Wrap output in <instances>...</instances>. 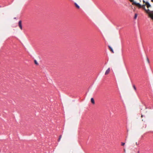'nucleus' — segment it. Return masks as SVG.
Returning <instances> with one entry per match:
<instances>
[{"label": "nucleus", "mask_w": 153, "mask_h": 153, "mask_svg": "<svg viewBox=\"0 0 153 153\" xmlns=\"http://www.w3.org/2000/svg\"><path fill=\"white\" fill-rule=\"evenodd\" d=\"M145 4H143L141 8L144 10L148 14L149 16L153 20V11H150L149 9L146 10L145 8Z\"/></svg>", "instance_id": "nucleus-1"}, {"label": "nucleus", "mask_w": 153, "mask_h": 153, "mask_svg": "<svg viewBox=\"0 0 153 153\" xmlns=\"http://www.w3.org/2000/svg\"><path fill=\"white\" fill-rule=\"evenodd\" d=\"M130 2H132V4H135L139 8H141V7L142 6L139 3H137L135 2L134 1V0H129Z\"/></svg>", "instance_id": "nucleus-2"}, {"label": "nucleus", "mask_w": 153, "mask_h": 153, "mask_svg": "<svg viewBox=\"0 0 153 153\" xmlns=\"http://www.w3.org/2000/svg\"><path fill=\"white\" fill-rule=\"evenodd\" d=\"M18 25H19V27L20 29L21 30H22V21L21 20H20L19 21V23H18Z\"/></svg>", "instance_id": "nucleus-3"}, {"label": "nucleus", "mask_w": 153, "mask_h": 153, "mask_svg": "<svg viewBox=\"0 0 153 153\" xmlns=\"http://www.w3.org/2000/svg\"><path fill=\"white\" fill-rule=\"evenodd\" d=\"M146 5L147 7L148 8L151 7V5L148 2H146Z\"/></svg>", "instance_id": "nucleus-4"}, {"label": "nucleus", "mask_w": 153, "mask_h": 153, "mask_svg": "<svg viewBox=\"0 0 153 153\" xmlns=\"http://www.w3.org/2000/svg\"><path fill=\"white\" fill-rule=\"evenodd\" d=\"M110 68H109L105 72V75H107L108 74L109 72H110Z\"/></svg>", "instance_id": "nucleus-5"}, {"label": "nucleus", "mask_w": 153, "mask_h": 153, "mask_svg": "<svg viewBox=\"0 0 153 153\" xmlns=\"http://www.w3.org/2000/svg\"><path fill=\"white\" fill-rule=\"evenodd\" d=\"M91 103L93 104H95V102H94V100L93 98H91Z\"/></svg>", "instance_id": "nucleus-6"}, {"label": "nucleus", "mask_w": 153, "mask_h": 153, "mask_svg": "<svg viewBox=\"0 0 153 153\" xmlns=\"http://www.w3.org/2000/svg\"><path fill=\"white\" fill-rule=\"evenodd\" d=\"M75 5L76 7L78 8V9H79L80 7H79L77 4L76 3H75Z\"/></svg>", "instance_id": "nucleus-7"}, {"label": "nucleus", "mask_w": 153, "mask_h": 153, "mask_svg": "<svg viewBox=\"0 0 153 153\" xmlns=\"http://www.w3.org/2000/svg\"><path fill=\"white\" fill-rule=\"evenodd\" d=\"M109 49H110V51L113 53H114V51L109 46Z\"/></svg>", "instance_id": "nucleus-8"}, {"label": "nucleus", "mask_w": 153, "mask_h": 153, "mask_svg": "<svg viewBox=\"0 0 153 153\" xmlns=\"http://www.w3.org/2000/svg\"><path fill=\"white\" fill-rule=\"evenodd\" d=\"M137 14H135V16H134V19H137Z\"/></svg>", "instance_id": "nucleus-9"}, {"label": "nucleus", "mask_w": 153, "mask_h": 153, "mask_svg": "<svg viewBox=\"0 0 153 153\" xmlns=\"http://www.w3.org/2000/svg\"><path fill=\"white\" fill-rule=\"evenodd\" d=\"M61 137H62V135H60V136H59V140H58V141H59L61 138Z\"/></svg>", "instance_id": "nucleus-10"}, {"label": "nucleus", "mask_w": 153, "mask_h": 153, "mask_svg": "<svg viewBox=\"0 0 153 153\" xmlns=\"http://www.w3.org/2000/svg\"><path fill=\"white\" fill-rule=\"evenodd\" d=\"M34 63H35V64H36V65H38V63H37V61L36 60H34Z\"/></svg>", "instance_id": "nucleus-11"}, {"label": "nucleus", "mask_w": 153, "mask_h": 153, "mask_svg": "<svg viewBox=\"0 0 153 153\" xmlns=\"http://www.w3.org/2000/svg\"><path fill=\"white\" fill-rule=\"evenodd\" d=\"M133 87L135 91L136 90V88L135 85H133Z\"/></svg>", "instance_id": "nucleus-12"}, {"label": "nucleus", "mask_w": 153, "mask_h": 153, "mask_svg": "<svg viewBox=\"0 0 153 153\" xmlns=\"http://www.w3.org/2000/svg\"><path fill=\"white\" fill-rule=\"evenodd\" d=\"M146 60H147V61L149 63V58L148 57L147 58Z\"/></svg>", "instance_id": "nucleus-13"}, {"label": "nucleus", "mask_w": 153, "mask_h": 153, "mask_svg": "<svg viewBox=\"0 0 153 153\" xmlns=\"http://www.w3.org/2000/svg\"><path fill=\"white\" fill-rule=\"evenodd\" d=\"M121 145L122 146H124L125 144V143H123V142H122V143H121Z\"/></svg>", "instance_id": "nucleus-14"}, {"label": "nucleus", "mask_w": 153, "mask_h": 153, "mask_svg": "<svg viewBox=\"0 0 153 153\" xmlns=\"http://www.w3.org/2000/svg\"><path fill=\"white\" fill-rule=\"evenodd\" d=\"M143 2L144 3H146V2H145V1H144V0H143Z\"/></svg>", "instance_id": "nucleus-15"}, {"label": "nucleus", "mask_w": 153, "mask_h": 153, "mask_svg": "<svg viewBox=\"0 0 153 153\" xmlns=\"http://www.w3.org/2000/svg\"><path fill=\"white\" fill-rule=\"evenodd\" d=\"M136 145H138V144H137V142H136Z\"/></svg>", "instance_id": "nucleus-16"}, {"label": "nucleus", "mask_w": 153, "mask_h": 153, "mask_svg": "<svg viewBox=\"0 0 153 153\" xmlns=\"http://www.w3.org/2000/svg\"><path fill=\"white\" fill-rule=\"evenodd\" d=\"M151 1L153 2V0H151Z\"/></svg>", "instance_id": "nucleus-17"}]
</instances>
